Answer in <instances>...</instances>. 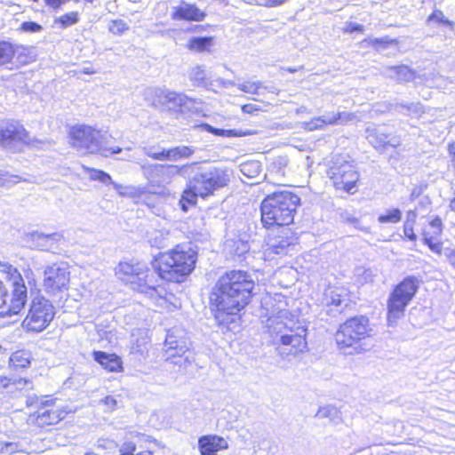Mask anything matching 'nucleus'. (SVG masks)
<instances>
[{
	"mask_svg": "<svg viewBox=\"0 0 455 455\" xmlns=\"http://www.w3.org/2000/svg\"><path fill=\"white\" fill-rule=\"evenodd\" d=\"M197 259V252L189 245H177L168 252L161 253L151 262L152 269L144 264L121 262L117 274L131 284L133 291L143 293L151 299L163 298L164 288L158 279L180 283L192 273Z\"/></svg>",
	"mask_w": 455,
	"mask_h": 455,
	"instance_id": "obj_1",
	"label": "nucleus"
},
{
	"mask_svg": "<svg viewBox=\"0 0 455 455\" xmlns=\"http://www.w3.org/2000/svg\"><path fill=\"white\" fill-rule=\"evenodd\" d=\"M252 275L233 269L221 275L212 286L209 306L219 326L232 330L240 321V313L256 294Z\"/></svg>",
	"mask_w": 455,
	"mask_h": 455,
	"instance_id": "obj_2",
	"label": "nucleus"
},
{
	"mask_svg": "<svg viewBox=\"0 0 455 455\" xmlns=\"http://www.w3.org/2000/svg\"><path fill=\"white\" fill-rule=\"evenodd\" d=\"M172 172L188 177L190 186L202 198H206L215 191L226 187L230 181L229 170L214 165L204 166L191 163L172 167Z\"/></svg>",
	"mask_w": 455,
	"mask_h": 455,
	"instance_id": "obj_3",
	"label": "nucleus"
},
{
	"mask_svg": "<svg viewBox=\"0 0 455 455\" xmlns=\"http://www.w3.org/2000/svg\"><path fill=\"white\" fill-rule=\"evenodd\" d=\"M300 197L290 190H276L266 196L260 204V220L266 228L293 223Z\"/></svg>",
	"mask_w": 455,
	"mask_h": 455,
	"instance_id": "obj_4",
	"label": "nucleus"
},
{
	"mask_svg": "<svg viewBox=\"0 0 455 455\" xmlns=\"http://www.w3.org/2000/svg\"><path fill=\"white\" fill-rule=\"evenodd\" d=\"M285 315L287 312L283 313L282 316L268 320V332L274 341L281 343L282 347L278 348L281 355H296L307 348V328L298 319L285 317L283 320Z\"/></svg>",
	"mask_w": 455,
	"mask_h": 455,
	"instance_id": "obj_5",
	"label": "nucleus"
},
{
	"mask_svg": "<svg viewBox=\"0 0 455 455\" xmlns=\"http://www.w3.org/2000/svg\"><path fill=\"white\" fill-rule=\"evenodd\" d=\"M188 332L180 327L167 331L163 347V357L167 363L177 367L176 371L185 374L195 363L196 357Z\"/></svg>",
	"mask_w": 455,
	"mask_h": 455,
	"instance_id": "obj_6",
	"label": "nucleus"
},
{
	"mask_svg": "<svg viewBox=\"0 0 455 455\" xmlns=\"http://www.w3.org/2000/svg\"><path fill=\"white\" fill-rule=\"evenodd\" d=\"M369 319L364 315H357L341 323L334 334L338 348L346 354H360L366 349L363 341L370 337Z\"/></svg>",
	"mask_w": 455,
	"mask_h": 455,
	"instance_id": "obj_7",
	"label": "nucleus"
},
{
	"mask_svg": "<svg viewBox=\"0 0 455 455\" xmlns=\"http://www.w3.org/2000/svg\"><path fill=\"white\" fill-rule=\"evenodd\" d=\"M1 271L6 274L11 282V292L4 285V292L0 294V307H6V313L19 314L28 301V289L24 280L16 267L10 264L1 265Z\"/></svg>",
	"mask_w": 455,
	"mask_h": 455,
	"instance_id": "obj_8",
	"label": "nucleus"
},
{
	"mask_svg": "<svg viewBox=\"0 0 455 455\" xmlns=\"http://www.w3.org/2000/svg\"><path fill=\"white\" fill-rule=\"evenodd\" d=\"M419 284V277L408 275L395 285L387 299L388 321L398 319L403 315L406 307L416 295Z\"/></svg>",
	"mask_w": 455,
	"mask_h": 455,
	"instance_id": "obj_9",
	"label": "nucleus"
},
{
	"mask_svg": "<svg viewBox=\"0 0 455 455\" xmlns=\"http://www.w3.org/2000/svg\"><path fill=\"white\" fill-rule=\"evenodd\" d=\"M55 314L52 303L44 296L37 295L32 299L22 325L28 331L41 332L49 326Z\"/></svg>",
	"mask_w": 455,
	"mask_h": 455,
	"instance_id": "obj_10",
	"label": "nucleus"
},
{
	"mask_svg": "<svg viewBox=\"0 0 455 455\" xmlns=\"http://www.w3.org/2000/svg\"><path fill=\"white\" fill-rule=\"evenodd\" d=\"M107 132L88 125H76L70 130L71 144L82 153L98 154Z\"/></svg>",
	"mask_w": 455,
	"mask_h": 455,
	"instance_id": "obj_11",
	"label": "nucleus"
},
{
	"mask_svg": "<svg viewBox=\"0 0 455 455\" xmlns=\"http://www.w3.org/2000/svg\"><path fill=\"white\" fill-rule=\"evenodd\" d=\"M328 177L331 180L337 189H343L353 194V189L359 180V173L349 161L341 157L337 158L327 172Z\"/></svg>",
	"mask_w": 455,
	"mask_h": 455,
	"instance_id": "obj_12",
	"label": "nucleus"
},
{
	"mask_svg": "<svg viewBox=\"0 0 455 455\" xmlns=\"http://www.w3.org/2000/svg\"><path fill=\"white\" fill-rule=\"evenodd\" d=\"M31 143V138L24 126L18 121L0 122V145L4 148L16 152L24 145Z\"/></svg>",
	"mask_w": 455,
	"mask_h": 455,
	"instance_id": "obj_13",
	"label": "nucleus"
},
{
	"mask_svg": "<svg viewBox=\"0 0 455 455\" xmlns=\"http://www.w3.org/2000/svg\"><path fill=\"white\" fill-rule=\"evenodd\" d=\"M69 283V271L64 263L52 264L44 270V286L47 293L55 295L67 290Z\"/></svg>",
	"mask_w": 455,
	"mask_h": 455,
	"instance_id": "obj_14",
	"label": "nucleus"
},
{
	"mask_svg": "<svg viewBox=\"0 0 455 455\" xmlns=\"http://www.w3.org/2000/svg\"><path fill=\"white\" fill-rule=\"evenodd\" d=\"M297 246L298 237L290 229L283 228L276 235L268 237L267 251L278 256L291 255L296 251Z\"/></svg>",
	"mask_w": 455,
	"mask_h": 455,
	"instance_id": "obj_15",
	"label": "nucleus"
},
{
	"mask_svg": "<svg viewBox=\"0 0 455 455\" xmlns=\"http://www.w3.org/2000/svg\"><path fill=\"white\" fill-rule=\"evenodd\" d=\"M63 239V235L59 232L44 234L37 230L26 233L23 241L30 249L54 251L58 249V243Z\"/></svg>",
	"mask_w": 455,
	"mask_h": 455,
	"instance_id": "obj_16",
	"label": "nucleus"
},
{
	"mask_svg": "<svg viewBox=\"0 0 455 455\" xmlns=\"http://www.w3.org/2000/svg\"><path fill=\"white\" fill-rule=\"evenodd\" d=\"M156 96L163 105H165L169 109L174 111L190 110L195 104L194 100L184 93L170 91L168 89H157L156 91Z\"/></svg>",
	"mask_w": 455,
	"mask_h": 455,
	"instance_id": "obj_17",
	"label": "nucleus"
},
{
	"mask_svg": "<svg viewBox=\"0 0 455 455\" xmlns=\"http://www.w3.org/2000/svg\"><path fill=\"white\" fill-rule=\"evenodd\" d=\"M348 301V294L346 289L331 287L324 291L322 303L328 314L333 312L335 315L337 313H341L347 307Z\"/></svg>",
	"mask_w": 455,
	"mask_h": 455,
	"instance_id": "obj_18",
	"label": "nucleus"
},
{
	"mask_svg": "<svg viewBox=\"0 0 455 455\" xmlns=\"http://www.w3.org/2000/svg\"><path fill=\"white\" fill-rule=\"evenodd\" d=\"M206 14L196 4L181 2L178 6L172 8L171 18L173 20L202 21Z\"/></svg>",
	"mask_w": 455,
	"mask_h": 455,
	"instance_id": "obj_19",
	"label": "nucleus"
},
{
	"mask_svg": "<svg viewBox=\"0 0 455 455\" xmlns=\"http://www.w3.org/2000/svg\"><path fill=\"white\" fill-rule=\"evenodd\" d=\"M198 447L202 455H217V452L228 448V442L221 436L204 435L198 440Z\"/></svg>",
	"mask_w": 455,
	"mask_h": 455,
	"instance_id": "obj_20",
	"label": "nucleus"
},
{
	"mask_svg": "<svg viewBox=\"0 0 455 455\" xmlns=\"http://www.w3.org/2000/svg\"><path fill=\"white\" fill-rule=\"evenodd\" d=\"M367 140L375 148L379 150L386 149L388 147L396 148L400 144L398 139L390 137V134L382 132L380 129L368 130Z\"/></svg>",
	"mask_w": 455,
	"mask_h": 455,
	"instance_id": "obj_21",
	"label": "nucleus"
},
{
	"mask_svg": "<svg viewBox=\"0 0 455 455\" xmlns=\"http://www.w3.org/2000/svg\"><path fill=\"white\" fill-rule=\"evenodd\" d=\"M93 359L108 371L119 372L123 371L122 359L116 354H108L104 351H94Z\"/></svg>",
	"mask_w": 455,
	"mask_h": 455,
	"instance_id": "obj_22",
	"label": "nucleus"
},
{
	"mask_svg": "<svg viewBox=\"0 0 455 455\" xmlns=\"http://www.w3.org/2000/svg\"><path fill=\"white\" fill-rule=\"evenodd\" d=\"M194 153L193 147L180 145L168 149L163 148V152L155 156L159 158V161H179L189 158Z\"/></svg>",
	"mask_w": 455,
	"mask_h": 455,
	"instance_id": "obj_23",
	"label": "nucleus"
},
{
	"mask_svg": "<svg viewBox=\"0 0 455 455\" xmlns=\"http://www.w3.org/2000/svg\"><path fill=\"white\" fill-rule=\"evenodd\" d=\"M384 74L387 77L397 83L411 82L416 76L415 71L406 65L386 67Z\"/></svg>",
	"mask_w": 455,
	"mask_h": 455,
	"instance_id": "obj_24",
	"label": "nucleus"
},
{
	"mask_svg": "<svg viewBox=\"0 0 455 455\" xmlns=\"http://www.w3.org/2000/svg\"><path fill=\"white\" fill-rule=\"evenodd\" d=\"M88 172H89V178L90 180H98L100 182H101L102 184L106 185V186H108V185H112L113 188L120 194V195H124V194H126V193H132L133 190H135L136 188H128V187H125L124 188L122 185L115 182L111 176L102 171V170H100V169H94V168H89L88 169Z\"/></svg>",
	"mask_w": 455,
	"mask_h": 455,
	"instance_id": "obj_25",
	"label": "nucleus"
},
{
	"mask_svg": "<svg viewBox=\"0 0 455 455\" xmlns=\"http://www.w3.org/2000/svg\"><path fill=\"white\" fill-rule=\"evenodd\" d=\"M188 76L194 86L209 88L212 85L207 70L203 65H196L190 68Z\"/></svg>",
	"mask_w": 455,
	"mask_h": 455,
	"instance_id": "obj_26",
	"label": "nucleus"
},
{
	"mask_svg": "<svg viewBox=\"0 0 455 455\" xmlns=\"http://www.w3.org/2000/svg\"><path fill=\"white\" fill-rule=\"evenodd\" d=\"M172 167H179V165L159 164L142 165L143 173L148 180L153 179L154 175H167L168 177L178 175V173L172 172Z\"/></svg>",
	"mask_w": 455,
	"mask_h": 455,
	"instance_id": "obj_27",
	"label": "nucleus"
},
{
	"mask_svg": "<svg viewBox=\"0 0 455 455\" xmlns=\"http://www.w3.org/2000/svg\"><path fill=\"white\" fill-rule=\"evenodd\" d=\"M315 418L327 419L332 425H339L342 421L341 413L337 407L332 405H325L320 407L316 411Z\"/></svg>",
	"mask_w": 455,
	"mask_h": 455,
	"instance_id": "obj_28",
	"label": "nucleus"
},
{
	"mask_svg": "<svg viewBox=\"0 0 455 455\" xmlns=\"http://www.w3.org/2000/svg\"><path fill=\"white\" fill-rule=\"evenodd\" d=\"M225 250L233 257H243L250 250L247 241L242 239L228 240L225 243Z\"/></svg>",
	"mask_w": 455,
	"mask_h": 455,
	"instance_id": "obj_29",
	"label": "nucleus"
},
{
	"mask_svg": "<svg viewBox=\"0 0 455 455\" xmlns=\"http://www.w3.org/2000/svg\"><path fill=\"white\" fill-rule=\"evenodd\" d=\"M202 127L207 132H210L216 136H221V137H227V138L243 137V136H247V135L251 134V132L248 130L243 131V130H237V129H228V130L220 129V128L213 127L212 125L206 124V123L203 124Z\"/></svg>",
	"mask_w": 455,
	"mask_h": 455,
	"instance_id": "obj_30",
	"label": "nucleus"
},
{
	"mask_svg": "<svg viewBox=\"0 0 455 455\" xmlns=\"http://www.w3.org/2000/svg\"><path fill=\"white\" fill-rule=\"evenodd\" d=\"M212 44V36H192L188 40L187 47L190 51L202 52L208 51Z\"/></svg>",
	"mask_w": 455,
	"mask_h": 455,
	"instance_id": "obj_31",
	"label": "nucleus"
},
{
	"mask_svg": "<svg viewBox=\"0 0 455 455\" xmlns=\"http://www.w3.org/2000/svg\"><path fill=\"white\" fill-rule=\"evenodd\" d=\"M198 196H200L199 194L191 188L190 181L188 180V188L183 191L180 199V209L183 212H188L191 206L196 204Z\"/></svg>",
	"mask_w": 455,
	"mask_h": 455,
	"instance_id": "obj_32",
	"label": "nucleus"
},
{
	"mask_svg": "<svg viewBox=\"0 0 455 455\" xmlns=\"http://www.w3.org/2000/svg\"><path fill=\"white\" fill-rule=\"evenodd\" d=\"M431 22H435L438 24V26L448 28L451 32L455 30V22L447 19L440 9H435L427 17V23L430 24Z\"/></svg>",
	"mask_w": 455,
	"mask_h": 455,
	"instance_id": "obj_33",
	"label": "nucleus"
},
{
	"mask_svg": "<svg viewBox=\"0 0 455 455\" xmlns=\"http://www.w3.org/2000/svg\"><path fill=\"white\" fill-rule=\"evenodd\" d=\"M79 13L77 12H70L60 17H56L53 20V25L58 26L59 28L66 29L79 22Z\"/></svg>",
	"mask_w": 455,
	"mask_h": 455,
	"instance_id": "obj_34",
	"label": "nucleus"
},
{
	"mask_svg": "<svg viewBox=\"0 0 455 455\" xmlns=\"http://www.w3.org/2000/svg\"><path fill=\"white\" fill-rule=\"evenodd\" d=\"M394 108L403 115L413 114L419 116L424 113L423 106L419 102L396 103Z\"/></svg>",
	"mask_w": 455,
	"mask_h": 455,
	"instance_id": "obj_35",
	"label": "nucleus"
},
{
	"mask_svg": "<svg viewBox=\"0 0 455 455\" xmlns=\"http://www.w3.org/2000/svg\"><path fill=\"white\" fill-rule=\"evenodd\" d=\"M236 87L245 92V93H251V94H257V95H262L264 92H261V89L263 88V82L261 81H256V82H251V81H245L241 84H237Z\"/></svg>",
	"mask_w": 455,
	"mask_h": 455,
	"instance_id": "obj_36",
	"label": "nucleus"
},
{
	"mask_svg": "<svg viewBox=\"0 0 455 455\" xmlns=\"http://www.w3.org/2000/svg\"><path fill=\"white\" fill-rule=\"evenodd\" d=\"M240 170L243 175L255 178L261 172V164L258 161L246 162L241 164Z\"/></svg>",
	"mask_w": 455,
	"mask_h": 455,
	"instance_id": "obj_37",
	"label": "nucleus"
},
{
	"mask_svg": "<svg viewBox=\"0 0 455 455\" xmlns=\"http://www.w3.org/2000/svg\"><path fill=\"white\" fill-rule=\"evenodd\" d=\"M14 48L12 44L0 41V65L9 63L14 56Z\"/></svg>",
	"mask_w": 455,
	"mask_h": 455,
	"instance_id": "obj_38",
	"label": "nucleus"
},
{
	"mask_svg": "<svg viewBox=\"0 0 455 455\" xmlns=\"http://www.w3.org/2000/svg\"><path fill=\"white\" fill-rule=\"evenodd\" d=\"M402 220V212L398 208L387 211L385 214L378 217L379 223H397Z\"/></svg>",
	"mask_w": 455,
	"mask_h": 455,
	"instance_id": "obj_39",
	"label": "nucleus"
},
{
	"mask_svg": "<svg viewBox=\"0 0 455 455\" xmlns=\"http://www.w3.org/2000/svg\"><path fill=\"white\" fill-rule=\"evenodd\" d=\"M28 380L25 379H10L5 376H0V392H3L4 389L8 388L11 385H14L15 388L22 389L27 384Z\"/></svg>",
	"mask_w": 455,
	"mask_h": 455,
	"instance_id": "obj_40",
	"label": "nucleus"
},
{
	"mask_svg": "<svg viewBox=\"0 0 455 455\" xmlns=\"http://www.w3.org/2000/svg\"><path fill=\"white\" fill-rule=\"evenodd\" d=\"M24 355V352L17 351L11 355L10 361L14 368H26L30 365L29 358Z\"/></svg>",
	"mask_w": 455,
	"mask_h": 455,
	"instance_id": "obj_41",
	"label": "nucleus"
},
{
	"mask_svg": "<svg viewBox=\"0 0 455 455\" xmlns=\"http://www.w3.org/2000/svg\"><path fill=\"white\" fill-rule=\"evenodd\" d=\"M345 112L339 113H326L321 116L316 117L317 122H321L325 124H336L339 121H342L343 116H346Z\"/></svg>",
	"mask_w": 455,
	"mask_h": 455,
	"instance_id": "obj_42",
	"label": "nucleus"
},
{
	"mask_svg": "<svg viewBox=\"0 0 455 455\" xmlns=\"http://www.w3.org/2000/svg\"><path fill=\"white\" fill-rule=\"evenodd\" d=\"M422 235L424 244H426L433 252L441 254L443 243L441 242H434V239L437 236H435L434 235H428L426 231H424Z\"/></svg>",
	"mask_w": 455,
	"mask_h": 455,
	"instance_id": "obj_43",
	"label": "nucleus"
},
{
	"mask_svg": "<svg viewBox=\"0 0 455 455\" xmlns=\"http://www.w3.org/2000/svg\"><path fill=\"white\" fill-rule=\"evenodd\" d=\"M134 338L135 334L132 333L131 353L143 355L146 349V345L148 344L147 337H140L136 339H134Z\"/></svg>",
	"mask_w": 455,
	"mask_h": 455,
	"instance_id": "obj_44",
	"label": "nucleus"
},
{
	"mask_svg": "<svg viewBox=\"0 0 455 455\" xmlns=\"http://www.w3.org/2000/svg\"><path fill=\"white\" fill-rule=\"evenodd\" d=\"M128 29L127 23L123 20H113L108 25V30L114 35H121Z\"/></svg>",
	"mask_w": 455,
	"mask_h": 455,
	"instance_id": "obj_45",
	"label": "nucleus"
},
{
	"mask_svg": "<svg viewBox=\"0 0 455 455\" xmlns=\"http://www.w3.org/2000/svg\"><path fill=\"white\" fill-rule=\"evenodd\" d=\"M395 42V39H390L387 36L380 38H371L369 44L378 51L386 49L388 45L393 44Z\"/></svg>",
	"mask_w": 455,
	"mask_h": 455,
	"instance_id": "obj_46",
	"label": "nucleus"
},
{
	"mask_svg": "<svg viewBox=\"0 0 455 455\" xmlns=\"http://www.w3.org/2000/svg\"><path fill=\"white\" fill-rule=\"evenodd\" d=\"M108 134L106 133V139L103 140V143H101L100 151L98 154L103 156H108L114 154H119L122 152V148L120 147H109L108 143Z\"/></svg>",
	"mask_w": 455,
	"mask_h": 455,
	"instance_id": "obj_47",
	"label": "nucleus"
},
{
	"mask_svg": "<svg viewBox=\"0 0 455 455\" xmlns=\"http://www.w3.org/2000/svg\"><path fill=\"white\" fill-rule=\"evenodd\" d=\"M165 238L162 232L160 231H155L152 235V236L149 239V243L152 246H156L157 248L164 247L165 244Z\"/></svg>",
	"mask_w": 455,
	"mask_h": 455,
	"instance_id": "obj_48",
	"label": "nucleus"
},
{
	"mask_svg": "<svg viewBox=\"0 0 455 455\" xmlns=\"http://www.w3.org/2000/svg\"><path fill=\"white\" fill-rule=\"evenodd\" d=\"M20 28L24 32L36 33L43 29V27L36 21H24L20 25Z\"/></svg>",
	"mask_w": 455,
	"mask_h": 455,
	"instance_id": "obj_49",
	"label": "nucleus"
},
{
	"mask_svg": "<svg viewBox=\"0 0 455 455\" xmlns=\"http://www.w3.org/2000/svg\"><path fill=\"white\" fill-rule=\"evenodd\" d=\"M17 443L12 442H0V455H9L16 451Z\"/></svg>",
	"mask_w": 455,
	"mask_h": 455,
	"instance_id": "obj_50",
	"label": "nucleus"
},
{
	"mask_svg": "<svg viewBox=\"0 0 455 455\" xmlns=\"http://www.w3.org/2000/svg\"><path fill=\"white\" fill-rule=\"evenodd\" d=\"M41 419L44 420V423L53 424L59 420V415L53 411L46 410L40 416Z\"/></svg>",
	"mask_w": 455,
	"mask_h": 455,
	"instance_id": "obj_51",
	"label": "nucleus"
},
{
	"mask_svg": "<svg viewBox=\"0 0 455 455\" xmlns=\"http://www.w3.org/2000/svg\"><path fill=\"white\" fill-rule=\"evenodd\" d=\"M429 225L434 228L432 235L435 236H439L443 233V222L439 216L435 217Z\"/></svg>",
	"mask_w": 455,
	"mask_h": 455,
	"instance_id": "obj_52",
	"label": "nucleus"
},
{
	"mask_svg": "<svg viewBox=\"0 0 455 455\" xmlns=\"http://www.w3.org/2000/svg\"><path fill=\"white\" fill-rule=\"evenodd\" d=\"M345 31L348 33H363L364 31V27L362 24L350 21L347 23Z\"/></svg>",
	"mask_w": 455,
	"mask_h": 455,
	"instance_id": "obj_53",
	"label": "nucleus"
},
{
	"mask_svg": "<svg viewBox=\"0 0 455 455\" xmlns=\"http://www.w3.org/2000/svg\"><path fill=\"white\" fill-rule=\"evenodd\" d=\"M413 227H414V225L404 223L403 224V233H404V235L410 241L415 242L417 240V235L414 233Z\"/></svg>",
	"mask_w": 455,
	"mask_h": 455,
	"instance_id": "obj_54",
	"label": "nucleus"
},
{
	"mask_svg": "<svg viewBox=\"0 0 455 455\" xmlns=\"http://www.w3.org/2000/svg\"><path fill=\"white\" fill-rule=\"evenodd\" d=\"M260 108L258 105L248 103L242 106V111L246 114H255L259 111Z\"/></svg>",
	"mask_w": 455,
	"mask_h": 455,
	"instance_id": "obj_55",
	"label": "nucleus"
},
{
	"mask_svg": "<svg viewBox=\"0 0 455 455\" xmlns=\"http://www.w3.org/2000/svg\"><path fill=\"white\" fill-rule=\"evenodd\" d=\"M341 219L345 223H347L350 225L359 224V220L347 212L341 214Z\"/></svg>",
	"mask_w": 455,
	"mask_h": 455,
	"instance_id": "obj_56",
	"label": "nucleus"
},
{
	"mask_svg": "<svg viewBox=\"0 0 455 455\" xmlns=\"http://www.w3.org/2000/svg\"><path fill=\"white\" fill-rule=\"evenodd\" d=\"M101 402L108 407V409L110 410H114L116 407V404H117V401L116 400L115 397L111 396V395H108L106 397H104Z\"/></svg>",
	"mask_w": 455,
	"mask_h": 455,
	"instance_id": "obj_57",
	"label": "nucleus"
},
{
	"mask_svg": "<svg viewBox=\"0 0 455 455\" xmlns=\"http://www.w3.org/2000/svg\"><path fill=\"white\" fill-rule=\"evenodd\" d=\"M163 152V148L160 149V148H157L156 147H150V148H147L145 149V154L153 158V159H156V160H159V158L154 156H157L158 154H161Z\"/></svg>",
	"mask_w": 455,
	"mask_h": 455,
	"instance_id": "obj_58",
	"label": "nucleus"
},
{
	"mask_svg": "<svg viewBox=\"0 0 455 455\" xmlns=\"http://www.w3.org/2000/svg\"><path fill=\"white\" fill-rule=\"evenodd\" d=\"M417 216L418 214L416 210L408 211L406 214V220L404 223L414 225L416 222Z\"/></svg>",
	"mask_w": 455,
	"mask_h": 455,
	"instance_id": "obj_59",
	"label": "nucleus"
},
{
	"mask_svg": "<svg viewBox=\"0 0 455 455\" xmlns=\"http://www.w3.org/2000/svg\"><path fill=\"white\" fill-rule=\"evenodd\" d=\"M217 82L222 88H229L231 86H236V84H237L234 81L224 79V78H219V79H217Z\"/></svg>",
	"mask_w": 455,
	"mask_h": 455,
	"instance_id": "obj_60",
	"label": "nucleus"
},
{
	"mask_svg": "<svg viewBox=\"0 0 455 455\" xmlns=\"http://www.w3.org/2000/svg\"><path fill=\"white\" fill-rule=\"evenodd\" d=\"M323 125H324V124H322L321 122H317L316 118L312 119L307 124L308 130H310V131L315 130V129H320V128L323 127Z\"/></svg>",
	"mask_w": 455,
	"mask_h": 455,
	"instance_id": "obj_61",
	"label": "nucleus"
},
{
	"mask_svg": "<svg viewBox=\"0 0 455 455\" xmlns=\"http://www.w3.org/2000/svg\"><path fill=\"white\" fill-rule=\"evenodd\" d=\"M266 91L269 93L277 95L279 93V90L273 84L265 85L263 84V88L261 89V92Z\"/></svg>",
	"mask_w": 455,
	"mask_h": 455,
	"instance_id": "obj_62",
	"label": "nucleus"
},
{
	"mask_svg": "<svg viewBox=\"0 0 455 455\" xmlns=\"http://www.w3.org/2000/svg\"><path fill=\"white\" fill-rule=\"evenodd\" d=\"M264 4L267 6H276L283 4L286 0H264Z\"/></svg>",
	"mask_w": 455,
	"mask_h": 455,
	"instance_id": "obj_63",
	"label": "nucleus"
},
{
	"mask_svg": "<svg viewBox=\"0 0 455 455\" xmlns=\"http://www.w3.org/2000/svg\"><path fill=\"white\" fill-rule=\"evenodd\" d=\"M448 152L451 156V158L455 156V142L450 143L448 145Z\"/></svg>",
	"mask_w": 455,
	"mask_h": 455,
	"instance_id": "obj_64",
	"label": "nucleus"
}]
</instances>
